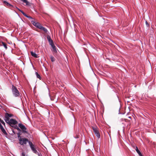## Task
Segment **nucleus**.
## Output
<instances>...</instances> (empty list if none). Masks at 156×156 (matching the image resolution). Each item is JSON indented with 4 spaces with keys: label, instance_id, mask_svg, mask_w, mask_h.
<instances>
[{
    "label": "nucleus",
    "instance_id": "obj_18",
    "mask_svg": "<svg viewBox=\"0 0 156 156\" xmlns=\"http://www.w3.org/2000/svg\"><path fill=\"white\" fill-rule=\"evenodd\" d=\"M2 44L5 49H6L7 48V44L4 42H2Z\"/></svg>",
    "mask_w": 156,
    "mask_h": 156
},
{
    "label": "nucleus",
    "instance_id": "obj_14",
    "mask_svg": "<svg viewBox=\"0 0 156 156\" xmlns=\"http://www.w3.org/2000/svg\"><path fill=\"white\" fill-rule=\"evenodd\" d=\"M16 8L17 9L23 14V15L25 16H26V15L27 14L26 13H25L22 10L20 9L17 7Z\"/></svg>",
    "mask_w": 156,
    "mask_h": 156
},
{
    "label": "nucleus",
    "instance_id": "obj_2",
    "mask_svg": "<svg viewBox=\"0 0 156 156\" xmlns=\"http://www.w3.org/2000/svg\"><path fill=\"white\" fill-rule=\"evenodd\" d=\"M18 138L19 141V144L21 145L26 144L27 142L29 141L28 139L25 137H22L21 136L19 133L17 134Z\"/></svg>",
    "mask_w": 156,
    "mask_h": 156
},
{
    "label": "nucleus",
    "instance_id": "obj_8",
    "mask_svg": "<svg viewBox=\"0 0 156 156\" xmlns=\"http://www.w3.org/2000/svg\"><path fill=\"white\" fill-rule=\"evenodd\" d=\"M92 129L94 132V133L97 136L98 138H99L100 137V134L97 128L96 127H92Z\"/></svg>",
    "mask_w": 156,
    "mask_h": 156
},
{
    "label": "nucleus",
    "instance_id": "obj_21",
    "mask_svg": "<svg viewBox=\"0 0 156 156\" xmlns=\"http://www.w3.org/2000/svg\"><path fill=\"white\" fill-rule=\"evenodd\" d=\"M25 16L28 18L29 19V20H30V19H32V17L31 16H28L27 14H26V16Z\"/></svg>",
    "mask_w": 156,
    "mask_h": 156
},
{
    "label": "nucleus",
    "instance_id": "obj_3",
    "mask_svg": "<svg viewBox=\"0 0 156 156\" xmlns=\"http://www.w3.org/2000/svg\"><path fill=\"white\" fill-rule=\"evenodd\" d=\"M49 44L51 46L52 49L51 51L53 52V54H56L58 52V49L55 46L52 40H48Z\"/></svg>",
    "mask_w": 156,
    "mask_h": 156
},
{
    "label": "nucleus",
    "instance_id": "obj_16",
    "mask_svg": "<svg viewBox=\"0 0 156 156\" xmlns=\"http://www.w3.org/2000/svg\"><path fill=\"white\" fill-rule=\"evenodd\" d=\"M50 58L52 62H54L55 61V58L52 56H51Z\"/></svg>",
    "mask_w": 156,
    "mask_h": 156
},
{
    "label": "nucleus",
    "instance_id": "obj_1",
    "mask_svg": "<svg viewBox=\"0 0 156 156\" xmlns=\"http://www.w3.org/2000/svg\"><path fill=\"white\" fill-rule=\"evenodd\" d=\"M5 119V122L8 124L12 127L18 130H20V129L16 125L18 123L17 121L15 119H11L9 120L8 118H6Z\"/></svg>",
    "mask_w": 156,
    "mask_h": 156
},
{
    "label": "nucleus",
    "instance_id": "obj_4",
    "mask_svg": "<svg viewBox=\"0 0 156 156\" xmlns=\"http://www.w3.org/2000/svg\"><path fill=\"white\" fill-rule=\"evenodd\" d=\"M12 93L15 97H17L19 96V92L17 90V88L13 85L12 86Z\"/></svg>",
    "mask_w": 156,
    "mask_h": 156
},
{
    "label": "nucleus",
    "instance_id": "obj_25",
    "mask_svg": "<svg viewBox=\"0 0 156 156\" xmlns=\"http://www.w3.org/2000/svg\"><path fill=\"white\" fill-rule=\"evenodd\" d=\"M47 39H51L50 36L49 35L47 36Z\"/></svg>",
    "mask_w": 156,
    "mask_h": 156
},
{
    "label": "nucleus",
    "instance_id": "obj_19",
    "mask_svg": "<svg viewBox=\"0 0 156 156\" xmlns=\"http://www.w3.org/2000/svg\"><path fill=\"white\" fill-rule=\"evenodd\" d=\"M135 150H136V152L137 153L139 154V153H140V151L138 150V148L137 147H136L135 148Z\"/></svg>",
    "mask_w": 156,
    "mask_h": 156
},
{
    "label": "nucleus",
    "instance_id": "obj_26",
    "mask_svg": "<svg viewBox=\"0 0 156 156\" xmlns=\"http://www.w3.org/2000/svg\"><path fill=\"white\" fill-rule=\"evenodd\" d=\"M139 155L140 156H143L141 152L140 153H139Z\"/></svg>",
    "mask_w": 156,
    "mask_h": 156
},
{
    "label": "nucleus",
    "instance_id": "obj_22",
    "mask_svg": "<svg viewBox=\"0 0 156 156\" xmlns=\"http://www.w3.org/2000/svg\"><path fill=\"white\" fill-rule=\"evenodd\" d=\"M0 122L2 124H3L4 126H5V122H4V121L2 120L0 118Z\"/></svg>",
    "mask_w": 156,
    "mask_h": 156
},
{
    "label": "nucleus",
    "instance_id": "obj_5",
    "mask_svg": "<svg viewBox=\"0 0 156 156\" xmlns=\"http://www.w3.org/2000/svg\"><path fill=\"white\" fill-rule=\"evenodd\" d=\"M29 145L32 151L35 154H37V151L36 149V146L30 141H28Z\"/></svg>",
    "mask_w": 156,
    "mask_h": 156
},
{
    "label": "nucleus",
    "instance_id": "obj_20",
    "mask_svg": "<svg viewBox=\"0 0 156 156\" xmlns=\"http://www.w3.org/2000/svg\"><path fill=\"white\" fill-rule=\"evenodd\" d=\"M21 1L23 2L26 3L27 5L28 4V2L27 0H21Z\"/></svg>",
    "mask_w": 156,
    "mask_h": 156
},
{
    "label": "nucleus",
    "instance_id": "obj_23",
    "mask_svg": "<svg viewBox=\"0 0 156 156\" xmlns=\"http://www.w3.org/2000/svg\"><path fill=\"white\" fill-rule=\"evenodd\" d=\"M145 23H146V24L147 27H148L149 26V24L147 22V21H146Z\"/></svg>",
    "mask_w": 156,
    "mask_h": 156
},
{
    "label": "nucleus",
    "instance_id": "obj_10",
    "mask_svg": "<svg viewBox=\"0 0 156 156\" xmlns=\"http://www.w3.org/2000/svg\"><path fill=\"white\" fill-rule=\"evenodd\" d=\"M12 115L11 114H9V113H6V114L5 115V118L4 119L5 120V119H6V118H7L9 119V120L10 119L9 118V117H12Z\"/></svg>",
    "mask_w": 156,
    "mask_h": 156
},
{
    "label": "nucleus",
    "instance_id": "obj_27",
    "mask_svg": "<svg viewBox=\"0 0 156 156\" xmlns=\"http://www.w3.org/2000/svg\"><path fill=\"white\" fill-rule=\"evenodd\" d=\"M23 156H25V155L24 154H23Z\"/></svg>",
    "mask_w": 156,
    "mask_h": 156
},
{
    "label": "nucleus",
    "instance_id": "obj_12",
    "mask_svg": "<svg viewBox=\"0 0 156 156\" xmlns=\"http://www.w3.org/2000/svg\"><path fill=\"white\" fill-rule=\"evenodd\" d=\"M41 30L44 31L45 33L47 34V32H48V30L46 28L44 27L41 26V28H40Z\"/></svg>",
    "mask_w": 156,
    "mask_h": 156
},
{
    "label": "nucleus",
    "instance_id": "obj_7",
    "mask_svg": "<svg viewBox=\"0 0 156 156\" xmlns=\"http://www.w3.org/2000/svg\"><path fill=\"white\" fill-rule=\"evenodd\" d=\"M31 23L34 26L39 29L42 26L40 23L36 21L34 22V21H31Z\"/></svg>",
    "mask_w": 156,
    "mask_h": 156
},
{
    "label": "nucleus",
    "instance_id": "obj_9",
    "mask_svg": "<svg viewBox=\"0 0 156 156\" xmlns=\"http://www.w3.org/2000/svg\"><path fill=\"white\" fill-rule=\"evenodd\" d=\"M4 5L8 7H9L10 8H12L13 6L10 3L6 2V1H4L3 2Z\"/></svg>",
    "mask_w": 156,
    "mask_h": 156
},
{
    "label": "nucleus",
    "instance_id": "obj_17",
    "mask_svg": "<svg viewBox=\"0 0 156 156\" xmlns=\"http://www.w3.org/2000/svg\"><path fill=\"white\" fill-rule=\"evenodd\" d=\"M35 74L37 77L40 80L41 77L40 75L39 74H38V73L37 72L35 73Z\"/></svg>",
    "mask_w": 156,
    "mask_h": 156
},
{
    "label": "nucleus",
    "instance_id": "obj_6",
    "mask_svg": "<svg viewBox=\"0 0 156 156\" xmlns=\"http://www.w3.org/2000/svg\"><path fill=\"white\" fill-rule=\"evenodd\" d=\"M18 127H19L23 133H28L27 131V128L23 124L21 123H19L18 124Z\"/></svg>",
    "mask_w": 156,
    "mask_h": 156
},
{
    "label": "nucleus",
    "instance_id": "obj_24",
    "mask_svg": "<svg viewBox=\"0 0 156 156\" xmlns=\"http://www.w3.org/2000/svg\"><path fill=\"white\" fill-rule=\"evenodd\" d=\"M30 21L31 22L32 21H34V22L35 21V19L34 18H33V17L32 19H30Z\"/></svg>",
    "mask_w": 156,
    "mask_h": 156
},
{
    "label": "nucleus",
    "instance_id": "obj_13",
    "mask_svg": "<svg viewBox=\"0 0 156 156\" xmlns=\"http://www.w3.org/2000/svg\"><path fill=\"white\" fill-rule=\"evenodd\" d=\"M31 55L34 57H35V58H37V55L34 52H33V51H31Z\"/></svg>",
    "mask_w": 156,
    "mask_h": 156
},
{
    "label": "nucleus",
    "instance_id": "obj_11",
    "mask_svg": "<svg viewBox=\"0 0 156 156\" xmlns=\"http://www.w3.org/2000/svg\"><path fill=\"white\" fill-rule=\"evenodd\" d=\"M0 128L1 129V130L2 132L4 133V134H6V132L3 127V126L1 124V123L0 122Z\"/></svg>",
    "mask_w": 156,
    "mask_h": 156
},
{
    "label": "nucleus",
    "instance_id": "obj_15",
    "mask_svg": "<svg viewBox=\"0 0 156 156\" xmlns=\"http://www.w3.org/2000/svg\"><path fill=\"white\" fill-rule=\"evenodd\" d=\"M16 8L17 9L23 14V15L25 16H26V15L27 14L26 13H25L22 10L20 9L17 7Z\"/></svg>",
    "mask_w": 156,
    "mask_h": 156
}]
</instances>
